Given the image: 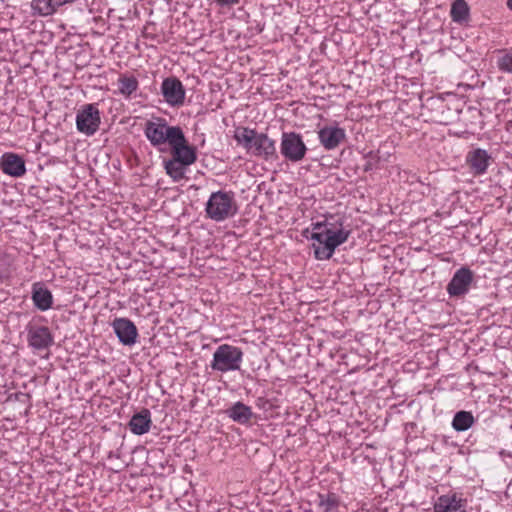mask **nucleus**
Masks as SVG:
<instances>
[{"label": "nucleus", "mask_w": 512, "mask_h": 512, "mask_svg": "<svg viewBox=\"0 0 512 512\" xmlns=\"http://www.w3.org/2000/svg\"><path fill=\"white\" fill-rule=\"evenodd\" d=\"M163 165L166 174L175 182L185 178L187 168L189 167L188 165L183 164L180 160L176 159L174 156H172L170 159H164Z\"/></svg>", "instance_id": "obj_21"}, {"label": "nucleus", "mask_w": 512, "mask_h": 512, "mask_svg": "<svg viewBox=\"0 0 512 512\" xmlns=\"http://www.w3.org/2000/svg\"><path fill=\"white\" fill-rule=\"evenodd\" d=\"M308 148L302 136L296 132H283L281 135L280 153L285 160L298 163L302 161Z\"/></svg>", "instance_id": "obj_6"}, {"label": "nucleus", "mask_w": 512, "mask_h": 512, "mask_svg": "<svg viewBox=\"0 0 512 512\" xmlns=\"http://www.w3.org/2000/svg\"><path fill=\"white\" fill-rule=\"evenodd\" d=\"M320 144L325 150H334L346 139V131L339 126H324L317 132Z\"/></svg>", "instance_id": "obj_12"}, {"label": "nucleus", "mask_w": 512, "mask_h": 512, "mask_svg": "<svg viewBox=\"0 0 512 512\" xmlns=\"http://www.w3.org/2000/svg\"><path fill=\"white\" fill-rule=\"evenodd\" d=\"M475 423V418L470 411L461 410L455 413L452 420V428L457 432H464L470 429Z\"/></svg>", "instance_id": "obj_22"}, {"label": "nucleus", "mask_w": 512, "mask_h": 512, "mask_svg": "<svg viewBox=\"0 0 512 512\" xmlns=\"http://www.w3.org/2000/svg\"><path fill=\"white\" fill-rule=\"evenodd\" d=\"M100 111L96 104H85L76 115V128L86 136L94 135L100 126Z\"/></svg>", "instance_id": "obj_7"}, {"label": "nucleus", "mask_w": 512, "mask_h": 512, "mask_svg": "<svg viewBox=\"0 0 512 512\" xmlns=\"http://www.w3.org/2000/svg\"><path fill=\"white\" fill-rule=\"evenodd\" d=\"M181 130L180 126H170L167 120L162 117L147 120L144 125L145 137L159 151H163L162 146L166 144L171 146Z\"/></svg>", "instance_id": "obj_4"}, {"label": "nucleus", "mask_w": 512, "mask_h": 512, "mask_svg": "<svg viewBox=\"0 0 512 512\" xmlns=\"http://www.w3.org/2000/svg\"><path fill=\"white\" fill-rule=\"evenodd\" d=\"M77 0H32L31 7L34 12L42 16L54 14L58 8L75 3Z\"/></svg>", "instance_id": "obj_20"}, {"label": "nucleus", "mask_w": 512, "mask_h": 512, "mask_svg": "<svg viewBox=\"0 0 512 512\" xmlns=\"http://www.w3.org/2000/svg\"><path fill=\"white\" fill-rule=\"evenodd\" d=\"M312 231L309 236V228L303 231V236L317 241L320 245L313 244L314 257L317 260H329L335 249L345 243L350 231L343 228L335 229L334 225L326 220L311 224Z\"/></svg>", "instance_id": "obj_1"}, {"label": "nucleus", "mask_w": 512, "mask_h": 512, "mask_svg": "<svg viewBox=\"0 0 512 512\" xmlns=\"http://www.w3.org/2000/svg\"><path fill=\"white\" fill-rule=\"evenodd\" d=\"M241 0H215L217 5L221 7H230L233 5H237L240 3Z\"/></svg>", "instance_id": "obj_27"}, {"label": "nucleus", "mask_w": 512, "mask_h": 512, "mask_svg": "<svg viewBox=\"0 0 512 512\" xmlns=\"http://www.w3.org/2000/svg\"><path fill=\"white\" fill-rule=\"evenodd\" d=\"M497 67L501 72L512 74V49L500 51Z\"/></svg>", "instance_id": "obj_26"}, {"label": "nucleus", "mask_w": 512, "mask_h": 512, "mask_svg": "<svg viewBox=\"0 0 512 512\" xmlns=\"http://www.w3.org/2000/svg\"><path fill=\"white\" fill-rule=\"evenodd\" d=\"M151 412L144 408L140 412L134 414L129 423L130 431L135 435H143L149 432L151 427Z\"/></svg>", "instance_id": "obj_19"}, {"label": "nucleus", "mask_w": 512, "mask_h": 512, "mask_svg": "<svg viewBox=\"0 0 512 512\" xmlns=\"http://www.w3.org/2000/svg\"><path fill=\"white\" fill-rule=\"evenodd\" d=\"M31 299L40 311H47L53 306V295L42 282H35L32 285Z\"/></svg>", "instance_id": "obj_17"}, {"label": "nucleus", "mask_w": 512, "mask_h": 512, "mask_svg": "<svg viewBox=\"0 0 512 512\" xmlns=\"http://www.w3.org/2000/svg\"><path fill=\"white\" fill-rule=\"evenodd\" d=\"M206 216L216 222H222L238 213L235 194L232 191L213 192L205 207Z\"/></svg>", "instance_id": "obj_3"}, {"label": "nucleus", "mask_w": 512, "mask_h": 512, "mask_svg": "<svg viewBox=\"0 0 512 512\" xmlns=\"http://www.w3.org/2000/svg\"><path fill=\"white\" fill-rule=\"evenodd\" d=\"M161 94L168 105L180 107L184 104L186 90L177 77L170 76L162 81Z\"/></svg>", "instance_id": "obj_9"}, {"label": "nucleus", "mask_w": 512, "mask_h": 512, "mask_svg": "<svg viewBox=\"0 0 512 512\" xmlns=\"http://www.w3.org/2000/svg\"><path fill=\"white\" fill-rule=\"evenodd\" d=\"M29 346L35 350H44L53 344V335L46 326H31L27 330Z\"/></svg>", "instance_id": "obj_13"}, {"label": "nucleus", "mask_w": 512, "mask_h": 512, "mask_svg": "<svg viewBox=\"0 0 512 512\" xmlns=\"http://www.w3.org/2000/svg\"><path fill=\"white\" fill-rule=\"evenodd\" d=\"M339 504V497L335 493H319L317 496V505L322 512H336Z\"/></svg>", "instance_id": "obj_24"}, {"label": "nucleus", "mask_w": 512, "mask_h": 512, "mask_svg": "<svg viewBox=\"0 0 512 512\" xmlns=\"http://www.w3.org/2000/svg\"><path fill=\"white\" fill-rule=\"evenodd\" d=\"M234 139L251 156L266 161L277 158L275 141L265 133L249 127H239L235 130Z\"/></svg>", "instance_id": "obj_2"}, {"label": "nucleus", "mask_w": 512, "mask_h": 512, "mask_svg": "<svg viewBox=\"0 0 512 512\" xmlns=\"http://www.w3.org/2000/svg\"><path fill=\"white\" fill-rule=\"evenodd\" d=\"M451 18L454 22L461 23L466 21L469 16V7L464 0H455L450 11Z\"/></svg>", "instance_id": "obj_25"}, {"label": "nucleus", "mask_w": 512, "mask_h": 512, "mask_svg": "<svg viewBox=\"0 0 512 512\" xmlns=\"http://www.w3.org/2000/svg\"><path fill=\"white\" fill-rule=\"evenodd\" d=\"M244 353L241 348L230 344L219 345L213 353L210 367L213 371L227 373L240 370Z\"/></svg>", "instance_id": "obj_5"}, {"label": "nucleus", "mask_w": 512, "mask_h": 512, "mask_svg": "<svg viewBox=\"0 0 512 512\" xmlns=\"http://www.w3.org/2000/svg\"><path fill=\"white\" fill-rule=\"evenodd\" d=\"M0 165L2 171L11 177H22L26 173L24 159L12 152H7L2 155Z\"/></svg>", "instance_id": "obj_15"}, {"label": "nucleus", "mask_w": 512, "mask_h": 512, "mask_svg": "<svg viewBox=\"0 0 512 512\" xmlns=\"http://www.w3.org/2000/svg\"><path fill=\"white\" fill-rule=\"evenodd\" d=\"M491 161V155L482 148H475L466 155V162L474 175L486 173Z\"/></svg>", "instance_id": "obj_14"}, {"label": "nucleus", "mask_w": 512, "mask_h": 512, "mask_svg": "<svg viewBox=\"0 0 512 512\" xmlns=\"http://www.w3.org/2000/svg\"><path fill=\"white\" fill-rule=\"evenodd\" d=\"M7 275L3 273V271L0 270V281L5 278Z\"/></svg>", "instance_id": "obj_29"}, {"label": "nucleus", "mask_w": 512, "mask_h": 512, "mask_svg": "<svg viewBox=\"0 0 512 512\" xmlns=\"http://www.w3.org/2000/svg\"><path fill=\"white\" fill-rule=\"evenodd\" d=\"M111 326L121 344L125 346H132L136 343L138 330L130 319L115 318L111 323Z\"/></svg>", "instance_id": "obj_11"}, {"label": "nucleus", "mask_w": 512, "mask_h": 512, "mask_svg": "<svg viewBox=\"0 0 512 512\" xmlns=\"http://www.w3.org/2000/svg\"><path fill=\"white\" fill-rule=\"evenodd\" d=\"M170 147L171 155L180 160L183 164L190 166L196 162V148L192 145H189L183 130H181Z\"/></svg>", "instance_id": "obj_10"}, {"label": "nucleus", "mask_w": 512, "mask_h": 512, "mask_svg": "<svg viewBox=\"0 0 512 512\" xmlns=\"http://www.w3.org/2000/svg\"><path fill=\"white\" fill-rule=\"evenodd\" d=\"M507 6L512 11V0H507Z\"/></svg>", "instance_id": "obj_28"}, {"label": "nucleus", "mask_w": 512, "mask_h": 512, "mask_svg": "<svg viewBox=\"0 0 512 512\" xmlns=\"http://www.w3.org/2000/svg\"><path fill=\"white\" fill-rule=\"evenodd\" d=\"M434 512H466V499L457 494L441 495L434 504Z\"/></svg>", "instance_id": "obj_16"}, {"label": "nucleus", "mask_w": 512, "mask_h": 512, "mask_svg": "<svg viewBox=\"0 0 512 512\" xmlns=\"http://www.w3.org/2000/svg\"><path fill=\"white\" fill-rule=\"evenodd\" d=\"M139 87V82L134 75L123 74L118 79V91L125 98H130Z\"/></svg>", "instance_id": "obj_23"}, {"label": "nucleus", "mask_w": 512, "mask_h": 512, "mask_svg": "<svg viewBox=\"0 0 512 512\" xmlns=\"http://www.w3.org/2000/svg\"><path fill=\"white\" fill-rule=\"evenodd\" d=\"M473 282V271L467 266H462L454 272L446 291L450 298H463L469 293Z\"/></svg>", "instance_id": "obj_8"}, {"label": "nucleus", "mask_w": 512, "mask_h": 512, "mask_svg": "<svg viewBox=\"0 0 512 512\" xmlns=\"http://www.w3.org/2000/svg\"><path fill=\"white\" fill-rule=\"evenodd\" d=\"M225 413L231 420L241 425H248L254 417L251 407L241 401L235 402Z\"/></svg>", "instance_id": "obj_18"}]
</instances>
